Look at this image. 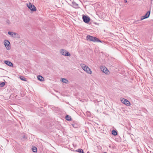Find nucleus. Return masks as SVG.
I'll return each instance as SVG.
<instances>
[{
    "mask_svg": "<svg viewBox=\"0 0 153 153\" xmlns=\"http://www.w3.org/2000/svg\"><path fill=\"white\" fill-rule=\"evenodd\" d=\"M150 11H148L144 16H142L141 18V20H142L148 18L150 15Z\"/></svg>",
    "mask_w": 153,
    "mask_h": 153,
    "instance_id": "423d86ee",
    "label": "nucleus"
},
{
    "mask_svg": "<svg viewBox=\"0 0 153 153\" xmlns=\"http://www.w3.org/2000/svg\"><path fill=\"white\" fill-rule=\"evenodd\" d=\"M124 2L125 3H126L127 2V1L126 0H124Z\"/></svg>",
    "mask_w": 153,
    "mask_h": 153,
    "instance_id": "5701e85b",
    "label": "nucleus"
},
{
    "mask_svg": "<svg viewBox=\"0 0 153 153\" xmlns=\"http://www.w3.org/2000/svg\"><path fill=\"white\" fill-rule=\"evenodd\" d=\"M60 52L63 55L65 56H70L71 54L66 50L64 49H61L60 50Z\"/></svg>",
    "mask_w": 153,
    "mask_h": 153,
    "instance_id": "f03ea898",
    "label": "nucleus"
},
{
    "mask_svg": "<svg viewBox=\"0 0 153 153\" xmlns=\"http://www.w3.org/2000/svg\"><path fill=\"white\" fill-rule=\"evenodd\" d=\"M5 83L4 82H2L0 83V86L1 87H3L5 85Z\"/></svg>",
    "mask_w": 153,
    "mask_h": 153,
    "instance_id": "412c9836",
    "label": "nucleus"
},
{
    "mask_svg": "<svg viewBox=\"0 0 153 153\" xmlns=\"http://www.w3.org/2000/svg\"><path fill=\"white\" fill-rule=\"evenodd\" d=\"M32 150L34 152H37V149L36 147L35 146L33 147L32 148Z\"/></svg>",
    "mask_w": 153,
    "mask_h": 153,
    "instance_id": "4468645a",
    "label": "nucleus"
},
{
    "mask_svg": "<svg viewBox=\"0 0 153 153\" xmlns=\"http://www.w3.org/2000/svg\"><path fill=\"white\" fill-rule=\"evenodd\" d=\"M92 41L94 42H101V41L100 40L98 39L96 37H93V39Z\"/></svg>",
    "mask_w": 153,
    "mask_h": 153,
    "instance_id": "9b49d317",
    "label": "nucleus"
},
{
    "mask_svg": "<svg viewBox=\"0 0 153 153\" xmlns=\"http://www.w3.org/2000/svg\"><path fill=\"white\" fill-rule=\"evenodd\" d=\"M62 82L65 83H67L68 82V81L66 79L63 78L62 79Z\"/></svg>",
    "mask_w": 153,
    "mask_h": 153,
    "instance_id": "a211bd4d",
    "label": "nucleus"
},
{
    "mask_svg": "<svg viewBox=\"0 0 153 153\" xmlns=\"http://www.w3.org/2000/svg\"><path fill=\"white\" fill-rule=\"evenodd\" d=\"M82 19L84 22L86 23H88L90 20V18L88 16L83 15L82 16Z\"/></svg>",
    "mask_w": 153,
    "mask_h": 153,
    "instance_id": "20e7f679",
    "label": "nucleus"
},
{
    "mask_svg": "<svg viewBox=\"0 0 153 153\" xmlns=\"http://www.w3.org/2000/svg\"><path fill=\"white\" fill-rule=\"evenodd\" d=\"M13 38H17V39H19L20 38V36L17 33L14 32V33H13Z\"/></svg>",
    "mask_w": 153,
    "mask_h": 153,
    "instance_id": "9d476101",
    "label": "nucleus"
},
{
    "mask_svg": "<svg viewBox=\"0 0 153 153\" xmlns=\"http://www.w3.org/2000/svg\"><path fill=\"white\" fill-rule=\"evenodd\" d=\"M100 69L105 74H108V73L109 72V71L108 69L104 66H101L100 67Z\"/></svg>",
    "mask_w": 153,
    "mask_h": 153,
    "instance_id": "39448f33",
    "label": "nucleus"
},
{
    "mask_svg": "<svg viewBox=\"0 0 153 153\" xmlns=\"http://www.w3.org/2000/svg\"><path fill=\"white\" fill-rule=\"evenodd\" d=\"M86 66L85 65H84V64H82V66H81L83 70H84V69H85V68L86 67Z\"/></svg>",
    "mask_w": 153,
    "mask_h": 153,
    "instance_id": "4be33fe9",
    "label": "nucleus"
},
{
    "mask_svg": "<svg viewBox=\"0 0 153 153\" xmlns=\"http://www.w3.org/2000/svg\"><path fill=\"white\" fill-rule=\"evenodd\" d=\"M73 5L75 8H77L78 7V4L75 2H73Z\"/></svg>",
    "mask_w": 153,
    "mask_h": 153,
    "instance_id": "6ab92c4d",
    "label": "nucleus"
},
{
    "mask_svg": "<svg viewBox=\"0 0 153 153\" xmlns=\"http://www.w3.org/2000/svg\"><path fill=\"white\" fill-rule=\"evenodd\" d=\"M104 153H106V152H105Z\"/></svg>",
    "mask_w": 153,
    "mask_h": 153,
    "instance_id": "393cba45",
    "label": "nucleus"
},
{
    "mask_svg": "<svg viewBox=\"0 0 153 153\" xmlns=\"http://www.w3.org/2000/svg\"><path fill=\"white\" fill-rule=\"evenodd\" d=\"M14 32H10L9 31L8 32V34L9 35H10L12 37H13V33H14Z\"/></svg>",
    "mask_w": 153,
    "mask_h": 153,
    "instance_id": "aec40b11",
    "label": "nucleus"
},
{
    "mask_svg": "<svg viewBox=\"0 0 153 153\" xmlns=\"http://www.w3.org/2000/svg\"><path fill=\"white\" fill-rule=\"evenodd\" d=\"M120 100L122 103L125 104L126 105L128 106H130V103L127 100L124 99V98H120Z\"/></svg>",
    "mask_w": 153,
    "mask_h": 153,
    "instance_id": "f257e3e1",
    "label": "nucleus"
},
{
    "mask_svg": "<svg viewBox=\"0 0 153 153\" xmlns=\"http://www.w3.org/2000/svg\"><path fill=\"white\" fill-rule=\"evenodd\" d=\"M10 44V42L8 40H6L4 41V44L8 50H9L10 49V48L8 47V46Z\"/></svg>",
    "mask_w": 153,
    "mask_h": 153,
    "instance_id": "0eeeda50",
    "label": "nucleus"
},
{
    "mask_svg": "<svg viewBox=\"0 0 153 153\" xmlns=\"http://www.w3.org/2000/svg\"><path fill=\"white\" fill-rule=\"evenodd\" d=\"M65 119L66 120H71V116L69 115H67L65 117Z\"/></svg>",
    "mask_w": 153,
    "mask_h": 153,
    "instance_id": "2eb2a0df",
    "label": "nucleus"
},
{
    "mask_svg": "<svg viewBox=\"0 0 153 153\" xmlns=\"http://www.w3.org/2000/svg\"><path fill=\"white\" fill-rule=\"evenodd\" d=\"M112 134L113 135H114V136L116 135L117 134V131H116L114 130H113L112 131Z\"/></svg>",
    "mask_w": 153,
    "mask_h": 153,
    "instance_id": "f3484780",
    "label": "nucleus"
},
{
    "mask_svg": "<svg viewBox=\"0 0 153 153\" xmlns=\"http://www.w3.org/2000/svg\"><path fill=\"white\" fill-rule=\"evenodd\" d=\"M93 36H90L89 35H88L87 36L86 38L87 39V40H89L90 41H92L93 39Z\"/></svg>",
    "mask_w": 153,
    "mask_h": 153,
    "instance_id": "f8f14e48",
    "label": "nucleus"
},
{
    "mask_svg": "<svg viewBox=\"0 0 153 153\" xmlns=\"http://www.w3.org/2000/svg\"><path fill=\"white\" fill-rule=\"evenodd\" d=\"M27 6L31 11H36V8L34 5L31 4L30 3L28 4H27Z\"/></svg>",
    "mask_w": 153,
    "mask_h": 153,
    "instance_id": "7ed1b4c3",
    "label": "nucleus"
},
{
    "mask_svg": "<svg viewBox=\"0 0 153 153\" xmlns=\"http://www.w3.org/2000/svg\"><path fill=\"white\" fill-rule=\"evenodd\" d=\"M37 79L41 81H43L44 80V78L40 75L37 76Z\"/></svg>",
    "mask_w": 153,
    "mask_h": 153,
    "instance_id": "ddd939ff",
    "label": "nucleus"
},
{
    "mask_svg": "<svg viewBox=\"0 0 153 153\" xmlns=\"http://www.w3.org/2000/svg\"><path fill=\"white\" fill-rule=\"evenodd\" d=\"M84 70L88 74H91V71L90 69L87 66H86V67L85 68V69H84Z\"/></svg>",
    "mask_w": 153,
    "mask_h": 153,
    "instance_id": "6e6552de",
    "label": "nucleus"
},
{
    "mask_svg": "<svg viewBox=\"0 0 153 153\" xmlns=\"http://www.w3.org/2000/svg\"><path fill=\"white\" fill-rule=\"evenodd\" d=\"M20 79L24 81H27V80L26 78H25L24 76H20Z\"/></svg>",
    "mask_w": 153,
    "mask_h": 153,
    "instance_id": "dca6fc26",
    "label": "nucleus"
},
{
    "mask_svg": "<svg viewBox=\"0 0 153 153\" xmlns=\"http://www.w3.org/2000/svg\"><path fill=\"white\" fill-rule=\"evenodd\" d=\"M4 63L10 67H13V64L11 62L8 61H5Z\"/></svg>",
    "mask_w": 153,
    "mask_h": 153,
    "instance_id": "1a4fd4ad",
    "label": "nucleus"
},
{
    "mask_svg": "<svg viewBox=\"0 0 153 153\" xmlns=\"http://www.w3.org/2000/svg\"><path fill=\"white\" fill-rule=\"evenodd\" d=\"M9 21L8 20H7L6 21V22H7V23H8L9 24Z\"/></svg>",
    "mask_w": 153,
    "mask_h": 153,
    "instance_id": "b1692460",
    "label": "nucleus"
}]
</instances>
